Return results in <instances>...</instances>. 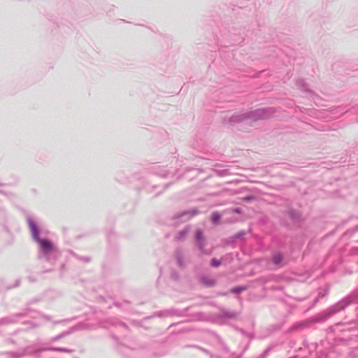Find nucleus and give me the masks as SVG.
<instances>
[{
	"label": "nucleus",
	"instance_id": "nucleus-1",
	"mask_svg": "<svg viewBox=\"0 0 358 358\" xmlns=\"http://www.w3.org/2000/svg\"><path fill=\"white\" fill-rule=\"evenodd\" d=\"M29 227L34 238L40 244L41 248L45 251H50L52 249V243L48 240L41 239L38 237V231L36 224L33 221H29Z\"/></svg>",
	"mask_w": 358,
	"mask_h": 358
},
{
	"label": "nucleus",
	"instance_id": "nucleus-2",
	"mask_svg": "<svg viewBox=\"0 0 358 358\" xmlns=\"http://www.w3.org/2000/svg\"><path fill=\"white\" fill-rule=\"evenodd\" d=\"M220 215L218 213H214L212 214L211 220L214 223L218 222L220 219Z\"/></svg>",
	"mask_w": 358,
	"mask_h": 358
},
{
	"label": "nucleus",
	"instance_id": "nucleus-3",
	"mask_svg": "<svg viewBox=\"0 0 358 358\" xmlns=\"http://www.w3.org/2000/svg\"><path fill=\"white\" fill-rule=\"evenodd\" d=\"M282 256L280 254H278L274 256L273 257V262L275 264H278L281 262Z\"/></svg>",
	"mask_w": 358,
	"mask_h": 358
},
{
	"label": "nucleus",
	"instance_id": "nucleus-4",
	"mask_svg": "<svg viewBox=\"0 0 358 358\" xmlns=\"http://www.w3.org/2000/svg\"><path fill=\"white\" fill-rule=\"evenodd\" d=\"M202 236H203V234H202V231H197L196 232V238L197 240H200L202 238Z\"/></svg>",
	"mask_w": 358,
	"mask_h": 358
},
{
	"label": "nucleus",
	"instance_id": "nucleus-5",
	"mask_svg": "<svg viewBox=\"0 0 358 358\" xmlns=\"http://www.w3.org/2000/svg\"><path fill=\"white\" fill-rule=\"evenodd\" d=\"M212 265L214 266H218L220 265V262H219V261H217L216 259H213L212 260Z\"/></svg>",
	"mask_w": 358,
	"mask_h": 358
},
{
	"label": "nucleus",
	"instance_id": "nucleus-6",
	"mask_svg": "<svg viewBox=\"0 0 358 358\" xmlns=\"http://www.w3.org/2000/svg\"><path fill=\"white\" fill-rule=\"evenodd\" d=\"M235 211H236V213H239V212H240V210H239L238 209H236Z\"/></svg>",
	"mask_w": 358,
	"mask_h": 358
}]
</instances>
